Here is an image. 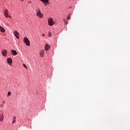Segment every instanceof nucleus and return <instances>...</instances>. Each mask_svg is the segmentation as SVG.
I'll use <instances>...</instances> for the list:
<instances>
[{"label": "nucleus", "instance_id": "1", "mask_svg": "<svg viewBox=\"0 0 130 130\" xmlns=\"http://www.w3.org/2000/svg\"><path fill=\"white\" fill-rule=\"evenodd\" d=\"M23 42L27 45V46H30V41L27 38H24Z\"/></svg>", "mask_w": 130, "mask_h": 130}, {"label": "nucleus", "instance_id": "2", "mask_svg": "<svg viewBox=\"0 0 130 130\" xmlns=\"http://www.w3.org/2000/svg\"><path fill=\"white\" fill-rule=\"evenodd\" d=\"M48 21L49 26H53V25L54 24V22H53V20L52 18H49Z\"/></svg>", "mask_w": 130, "mask_h": 130}, {"label": "nucleus", "instance_id": "3", "mask_svg": "<svg viewBox=\"0 0 130 130\" xmlns=\"http://www.w3.org/2000/svg\"><path fill=\"white\" fill-rule=\"evenodd\" d=\"M37 16L41 18H42V17H43V14L41 13V12H40V10H39L38 13H37Z\"/></svg>", "mask_w": 130, "mask_h": 130}, {"label": "nucleus", "instance_id": "4", "mask_svg": "<svg viewBox=\"0 0 130 130\" xmlns=\"http://www.w3.org/2000/svg\"><path fill=\"white\" fill-rule=\"evenodd\" d=\"M7 62L10 66H11L13 62V59H12V58H8L7 59Z\"/></svg>", "mask_w": 130, "mask_h": 130}, {"label": "nucleus", "instance_id": "5", "mask_svg": "<svg viewBox=\"0 0 130 130\" xmlns=\"http://www.w3.org/2000/svg\"><path fill=\"white\" fill-rule=\"evenodd\" d=\"M14 34L16 37V38H17V39H19V32H18V31L15 30L14 31Z\"/></svg>", "mask_w": 130, "mask_h": 130}, {"label": "nucleus", "instance_id": "6", "mask_svg": "<svg viewBox=\"0 0 130 130\" xmlns=\"http://www.w3.org/2000/svg\"><path fill=\"white\" fill-rule=\"evenodd\" d=\"M4 14L6 18H9V11H8V10H5Z\"/></svg>", "mask_w": 130, "mask_h": 130}, {"label": "nucleus", "instance_id": "7", "mask_svg": "<svg viewBox=\"0 0 130 130\" xmlns=\"http://www.w3.org/2000/svg\"><path fill=\"white\" fill-rule=\"evenodd\" d=\"M11 53L13 54V55L15 56V55H17V54H18V53H17V51L15 50H11Z\"/></svg>", "mask_w": 130, "mask_h": 130}, {"label": "nucleus", "instance_id": "8", "mask_svg": "<svg viewBox=\"0 0 130 130\" xmlns=\"http://www.w3.org/2000/svg\"><path fill=\"white\" fill-rule=\"evenodd\" d=\"M7 50L4 49L3 51H2V55L3 56H7Z\"/></svg>", "mask_w": 130, "mask_h": 130}, {"label": "nucleus", "instance_id": "9", "mask_svg": "<svg viewBox=\"0 0 130 130\" xmlns=\"http://www.w3.org/2000/svg\"><path fill=\"white\" fill-rule=\"evenodd\" d=\"M50 48V46L48 45V44H46L45 46V50H48Z\"/></svg>", "mask_w": 130, "mask_h": 130}, {"label": "nucleus", "instance_id": "10", "mask_svg": "<svg viewBox=\"0 0 130 130\" xmlns=\"http://www.w3.org/2000/svg\"><path fill=\"white\" fill-rule=\"evenodd\" d=\"M40 55L41 57H43L44 56V50H42L40 53Z\"/></svg>", "mask_w": 130, "mask_h": 130}, {"label": "nucleus", "instance_id": "11", "mask_svg": "<svg viewBox=\"0 0 130 130\" xmlns=\"http://www.w3.org/2000/svg\"><path fill=\"white\" fill-rule=\"evenodd\" d=\"M0 31L2 32V33H4L6 32V29H5V28L3 27V26H0Z\"/></svg>", "mask_w": 130, "mask_h": 130}, {"label": "nucleus", "instance_id": "12", "mask_svg": "<svg viewBox=\"0 0 130 130\" xmlns=\"http://www.w3.org/2000/svg\"><path fill=\"white\" fill-rule=\"evenodd\" d=\"M40 1H41V2H43V3H44L45 4H46V5H47V3L49 2V0H40Z\"/></svg>", "mask_w": 130, "mask_h": 130}, {"label": "nucleus", "instance_id": "13", "mask_svg": "<svg viewBox=\"0 0 130 130\" xmlns=\"http://www.w3.org/2000/svg\"><path fill=\"white\" fill-rule=\"evenodd\" d=\"M0 120L1 121H3V120H4V114H3L0 116Z\"/></svg>", "mask_w": 130, "mask_h": 130}, {"label": "nucleus", "instance_id": "14", "mask_svg": "<svg viewBox=\"0 0 130 130\" xmlns=\"http://www.w3.org/2000/svg\"><path fill=\"white\" fill-rule=\"evenodd\" d=\"M14 122H16V116H14L13 118L12 123L14 124Z\"/></svg>", "mask_w": 130, "mask_h": 130}, {"label": "nucleus", "instance_id": "15", "mask_svg": "<svg viewBox=\"0 0 130 130\" xmlns=\"http://www.w3.org/2000/svg\"><path fill=\"white\" fill-rule=\"evenodd\" d=\"M51 36H52V35H51V32H49L48 33V37H51Z\"/></svg>", "mask_w": 130, "mask_h": 130}, {"label": "nucleus", "instance_id": "16", "mask_svg": "<svg viewBox=\"0 0 130 130\" xmlns=\"http://www.w3.org/2000/svg\"><path fill=\"white\" fill-rule=\"evenodd\" d=\"M64 23L67 25L69 23V22H68L67 20H64Z\"/></svg>", "mask_w": 130, "mask_h": 130}, {"label": "nucleus", "instance_id": "17", "mask_svg": "<svg viewBox=\"0 0 130 130\" xmlns=\"http://www.w3.org/2000/svg\"><path fill=\"white\" fill-rule=\"evenodd\" d=\"M70 17H71V15H68V17H67V20H70Z\"/></svg>", "mask_w": 130, "mask_h": 130}, {"label": "nucleus", "instance_id": "18", "mask_svg": "<svg viewBox=\"0 0 130 130\" xmlns=\"http://www.w3.org/2000/svg\"><path fill=\"white\" fill-rule=\"evenodd\" d=\"M23 66L24 67V68H26V69H28L27 68V66H26V64H25L24 63L23 64Z\"/></svg>", "mask_w": 130, "mask_h": 130}, {"label": "nucleus", "instance_id": "19", "mask_svg": "<svg viewBox=\"0 0 130 130\" xmlns=\"http://www.w3.org/2000/svg\"><path fill=\"white\" fill-rule=\"evenodd\" d=\"M11 92H8V96H11Z\"/></svg>", "mask_w": 130, "mask_h": 130}, {"label": "nucleus", "instance_id": "20", "mask_svg": "<svg viewBox=\"0 0 130 130\" xmlns=\"http://www.w3.org/2000/svg\"><path fill=\"white\" fill-rule=\"evenodd\" d=\"M0 107L3 108L4 107V105H1Z\"/></svg>", "mask_w": 130, "mask_h": 130}, {"label": "nucleus", "instance_id": "21", "mask_svg": "<svg viewBox=\"0 0 130 130\" xmlns=\"http://www.w3.org/2000/svg\"><path fill=\"white\" fill-rule=\"evenodd\" d=\"M3 104H6V102L4 101V102H3Z\"/></svg>", "mask_w": 130, "mask_h": 130}, {"label": "nucleus", "instance_id": "22", "mask_svg": "<svg viewBox=\"0 0 130 130\" xmlns=\"http://www.w3.org/2000/svg\"><path fill=\"white\" fill-rule=\"evenodd\" d=\"M42 36H45V35H44V34H42Z\"/></svg>", "mask_w": 130, "mask_h": 130}, {"label": "nucleus", "instance_id": "23", "mask_svg": "<svg viewBox=\"0 0 130 130\" xmlns=\"http://www.w3.org/2000/svg\"><path fill=\"white\" fill-rule=\"evenodd\" d=\"M9 18H12V16H9Z\"/></svg>", "mask_w": 130, "mask_h": 130}, {"label": "nucleus", "instance_id": "24", "mask_svg": "<svg viewBox=\"0 0 130 130\" xmlns=\"http://www.w3.org/2000/svg\"><path fill=\"white\" fill-rule=\"evenodd\" d=\"M21 1H23V0H21Z\"/></svg>", "mask_w": 130, "mask_h": 130}]
</instances>
